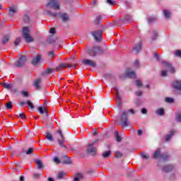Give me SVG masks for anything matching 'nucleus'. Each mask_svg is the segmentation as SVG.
I'll return each mask as SVG.
<instances>
[{
  "label": "nucleus",
  "instance_id": "nucleus-1",
  "mask_svg": "<svg viewBox=\"0 0 181 181\" xmlns=\"http://www.w3.org/2000/svg\"><path fill=\"white\" fill-rule=\"evenodd\" d=\"M47 14L49 18H56L57 16L60 17L62 22H69L70 21V17L69 16V14L66 13H56V12H52L50 11H47Z\"/></svg>",
  "mask_w": 181,
  "mask_h": 181
},
{
  "label": "nucleus",
  "instance_id": "nucleus-2",
  "mask_svg": "<svg viewBox=\"0 0 181 181\" xmlns=\"http://www.w3.org/2000/svg\"><path fill=\"white\" fill-rule=\"evenodd\" d=\"M22 36L27 43H31V42L35 41L33 37L30 36V28L28 26L23 28Z\"/></svg>",
  "mask_w": 181,
  "mask_h": 181
},
{
  "label": "nucleus",
  "instance_id": "nucleus-3",
  "mask_svg": "<svg viewBox=\"0 0 181 181\" xmlns=\"http://www.w3.org/2000/svg\"><path fill=\"white\" fill-rule=\"evenodd\" d=\"M95 141L88 144V148L86 149V155H90V156H95L97 155V148L94 146Z\"/></svg>",
  "mask_w": 181,
  "mask_h": 181
},
{
  "label": "nucleus",
  "instance_id": "nucleus-4",
  "mask_svg": "<svg viewBox=\"0 0 181 181\" xmlns=\"http://www.w3.org/2000/svg\"><path fill=\"white\" fill-rule=\"evenodd\" d=\"M46 6L52 9H56V11H60V4L57 3V0H49Z\"/></svg>",
  "mask_w": 181,
  "mask_h": 181
},
{
  "label": "nucleus",
  "instance_id": "nucleus-5",
  "mask_svg": "<svg viewBox=\"0 0 181 181\" xmlns=\"http://www.w3.org/2000/svg\"><path fill=\"white\" fill-rule=\"evenodd\" d=\"M121 125L122 127H128L129 125V122H128V112L124 110L122 113L121 116Z\"/></svg>",
  "mask_w": 181,
  "mask_h": 181
},
{
  "label": "nucleus",
  "instance_id": "nucleus-6",
  "mask_svg": "<svg viewBox=\"0 0 181 181\" xmlns=\"http://www.w3.org/2000/svg\"><path fill=\"white\" fill-rule=\"evenodd\" d=\"M57 134H59V138L57 139V142L61 146V148H63L64 149H67V147L66 145H64V136H63V132L62 130H57Z\"/></svg>",
  "mask_w": 181,
  "mask_h": 181
},
{
  "label": "nucleus",
  "instance_id": "nucleus-7",
  "mask_svg": "<svg viewBox=\"0 0 181 181\" xmlns=\"http://www.w3.org/2000/svg\"><path fill=\"white\" fill-rule=\"evenodd\" d=\"M27 60L28 59L26 58V56L21 55L19 59L14 63V66L16 67H23Z\"/></svg>",
  "mask_w": 181,
  "mask_h": 181
},
{
  "label": "nucleus",
  "instance_id": "nucleus-8",
  "mask_svg": "<svg viewBox=\"0 0 181 181\" xmlns=\"http://www.w3.org/2000/svg\"><path fill=\"white\" fill-rule=\"evenodd\" d=\"M101 51V47H93L91 49L88 50V54L90 57H95L98 53Z\"/></svg>",
  "mask_w": 181,
  "mask_h": 181
},
{
  "label": "nucleus",
  "instance_id": "nucleus-9",
  "mask_svg": "<svg viewBox=\"0 0 181 181\" xmlns=\"http://www.w3.org/2000/svg\"><path fill=\"white\" fill-rule=\"evenodd\" d=\"M82 64H84V66H89L90 67H93V69H95V67H97V62L89 59H83L82 61Z\"/></svg>",
  "mask_w": 181,
  "mask_h": 181
},
{
  "label": "nucleus",
  "instance_id": "nucleus-10",
  "mask_svg": "<svg viewBox=\"0 0 181 181\" xmlns=\"http://www.w3.org/2000/svg\"><path fill=\"white\" fill-rule=\"evenodd\" d=\"M92 36H93L96 42H101L103 40V31H93L92 33Z\"/></svg>",
  "mask_w": 181,
  "mask_h": 181
},
{
  "label": "nucleus",
  "instance_id": "nucleus-11",
  "mask_svg": "<svg viewBox=\"0 0 181 181\" xmlns=\"http://www.w3.org/2000/svg\"><path fill=\"white\" fill-rule=\"evenodd\" d=\"M41 81L42 79L40 78H37L34 81L33 86L37 91H40V90H42V86H40Z\"/></svg>",
  "mask_w": 181,
  "mask_h": 181
},
{
  "label": "nucleus",
  "instance_id": "nucleus-12",
  "mask_svg": "<svg viewBox=\"0 0 181 181\" xmlns=\"http://www.w3.org/2000/svg\"><path fill=\"white\" fill-rule=\"evenodd\" d=\"M163 64L164 65V67H165V69H168L170 73H175V68L172 66L171 64H169L167 62H163Z\"/></svg>",
  "mask_w": 181,
  "mask_h": 181
},
{
  "label": "nucleus",
  "instance_id": "nucleus-13",
  "mask_svg": "<svg viewBox=\"0 0 181 181\" xmlns=\"http://www.w3.org/2000/svg\"><path fill=\"white\" fill-rule=\"evenodd\" d=\"M42 60V55L37 54L36 55L32 60V64L33 66H36V64H39Z\"/></svg>",
  "mask_w": 181,
  "mask_h": 181
},
{
  "label": "nucleus",
  "instance_id": "nucleus-14",
  "mask_svg": "<svg viewBox=\"0 0 181 181\" xmlns=\"http://www.w3.org/2000/svg\"><path fill=\"white\" fill-rule=\"evenodd\" d=\"M66 67H68V69H70L71 67H74V66H70L68 64L62 63V64H60L58 66H57L56 70L57 71H59V70H62V69H66Z\"/></svg>",
  "mask_w": 181,
  "mask_h": 181
},
{
  "label": "nucleus",
  "instance_id": "nucleus-15",
  "mask_svg": "<svg viewBox=\"0 0 181 181\" xmlns=\"http://www.w3.org/2000/svg\"><path fill=\"white\" fill-rule=\"evenodd\" d=\"M142 49V42H139L138 44L134 46L133 50L136 52V53H139L141 49Z\"/></svg>",
  "mask_w": 181,
  "mask_h": 181
},
{
  "label": "nucleus",
  "instance_id": "nucleus-16",
  "mask_svg": "<svg viewBox=\"0 0 181 181\" xmlns=\"http://www.w3.org/2000/svg\"><path fill=\"white\" fill-rule=\"evenodd\" d=\"M126 76L129 78H135L136 77V74L134 71H127Z\"/></svg>",
  "mask_w": 181,
  "mask_h": 181
},
{
  "label": "nucleus",
  "instance_id": "nucleus-17",
  "mask_svg": "<svg viewBox=\"0 0 181 181\" xmlns=\"http://www.w3.org/2000/svg\"><path fill=\"white\" fill-rule=\"evenodd\" d=\"M160 156H162V154H160V148H157L153 154V159H158V158L160 159Z\"/></svg>",
  "mask_w": 181,
  "mask_h": 181
},
{
  "label": "nucleus",
  "instance_id": "nucleus-18",
  "mask_svg": "<svg viewBox=\"0 0 181 181\" xmlns=\"http://www.w3.org/2000/svg\"><path fill=\"white\" fill-rule=\"evenodd\" d=\"M16 12H18V8L14 7V6H10L9 7L8 15L10 16H13V15L12 13H16Z\"/></svg>",
  "mask_w": 181,
  "mask_h": 181
},
{
  "label": "nucleus",
  "instance_id": "nucleus-19",
  "mask_svg": "<svg viewBox=\"0 0 181 181\" xmlns=\"http://www.w3.org/2000/svg\"><path fill=\"white\" fill-rule=\"evenodd\" d=\"M38 111L41 114H45L46 118H47V117H49V113L47 112V110H46V108H43L42 107H38Z\"/></svg>",
  "mask_w": 181,
  "mask_h": 181
},
{
  "label": "nucleus",
  "instance_id": "nucleus-20",
  "mask_svg": "<svg viewBox=\"0 0 181 181\" xmlns=\"http://www.w3.org/2000/svg\"><path fill=\"white\" fill-rule=\"evenodd\" d=\"M35 162H36V166H37V169L40 170V169H43V168H45V165H43L42 160H40L39 159H36Z\"/></svg>",
  "mask_w": 181,
  "mask_h": 181
},
{
  "label": "nucleus",
  "instance_id": "nucleus-21",
  "mask_svg": "<svg viewBox=\"0 0 181 181\" xmlns=\"http://www.w3.org/2000/svg\"><path fill=\"white\" fill-rule=\"evenodd\" d=\"M63 158H64V160L62 161L63 163H64L65 165H71V160L69 159L66 155L63 156Z\"/></svg>",
  "mask_w": 181,
  "mask_h": 181
},
{
  "label": "nucleus",
  "instance_id": "nucleus-22",
  "mask_svg": "<svg viewBox=\"0 0 181 181\" xmlns=\"http://www.w3.org/2000/svg\"><path fill=\"white\" fill-rule=\"evenodd\" d=\"M172 170H173V165H171L165 166L163 168V172H165V173L172 172Z\"/></svg>",
  "mask_w": 181,
  "mask_h": 181
},
{
  "label": "nucleus",
  "instance_id": "nucleus-23",
  "mask_svg": "<svg viewBox=\"0 0 181 181\" xmlns=\"http://www.w3.org/2000/svg\"><path fill=\"white\" fill-rule=\"evenodd\" d=\"M35 149V147H31L28 148V150L23 149V152L25 155H32L33 153V150Z\"/></svg>",
  "mask_w": 181,
  "mask_h": 181
},
{
  "label": "nucleus",
  "instance_id": "nucleus-24",
  "mask_svg": "<svg viewBox=\"0 0 181 181\" xmlns=\"http://www.w3.org/2000/svg\"><path fill=\"white\" fill-rule=\"evenodd\" d=\"M52 73H53V69L47 68L44 72H42V76H47V74H52Z\"/></svg>",
  "mask_w": 181,
  "mask_h": 181
},
{
  "label": "nucleus",
  "instance_id": "nucleus-25",
  "mask_svg": "<svg viewBox=\"0 0 181 181\" xmlns=\"http://www.w3.org/2000/svg\"><path fill=\"white\" fill-rule=\"evenodd\" d=\"M128 22H131V17H124L122 20H120V23H128Z\"/></svg>",
  "mask_w": 181,
  "mask_h": 181
},
{
  "label": "nucleus",
  "instance_id": "nucleus-26",
  "mask_svg": "<svg viewBox=\"0 0 181 181\" xmlns=\"http://www.w3.org/2000/svg\"><path fill=\"white\" fill-rule=\"evenodd\" d=\"M9 36L8 35H4L1 42H2V45H6V43H8L9 42Z\"/></svg>",
  "mask_w": 181,
  "mask_h": 181
},
{
  "label": "nucleus",
  "instance_id": "nucleus-27",
  "mask_svg": "<svg viewBox=\"0 0 181 181\" xmlns=\"http://www.w3.org/2000/svg\"><path fill=\"white\" fill-rule=\"evenodd\" d=\"M45 137L47 138V141H49L50 142H53L54 139H53V136H52V134L47 132Z\"/></svg>",
  "mask_w": 181,
  "mask_h": 181
},
{
  "label": "nucleus",
  "instance_id": "nucleus-28",
  "mask_svg": "<svg viewBox=\"0 0 181 181\" xmlns=\"http://www.w3.org/2000/svg\"><path fill=\"white\" fill-rule=\"evenodd\" d=\"M173 135H175V130H171V134L166 135L165 141H170V139H172V136H173Z\"/></svg>",
  "mask_w": 181,
  "mask_h": 181
},
{
  "label": "nucleus",
  "instance_id": "nucleus-29",
  "mask_svg": "<svg viewBox=\"0 0 181 181\" xmlns=\"http://www.w3.org/2000/svg\"><path fill=\"white\" fill-rule=\"evenodd\" d=\"M110 155H111V151H104L102 154L103 158L104 159H107V158H108V156H110Z\"/></svg>",
  "mask_w": 181,
  "mask_h": 181
},
{
  "label": "nucleus",
  "instance_id": "nucleus-30",
  "mask_svg": "<svg viewBox=\"0 0 181 181\" xmlns=\"http://www.w3.org/2000/svg\"><path fill=\"white\" fill-rule=\"evenodd\" d=\"M115 135L116 141H117V142H121V141H122V139L121 138V136H119V133H118L117 131L115 132Z\"/></svg>",
  "mask_w": 181,
  "mask_h": 181
},
{
  "label": "nucleus",
  "instance_id": "nucleus-31",
  "mask_svg": "<svg viewBox=\"0 0 181 181\" xmlns=\"http://www.w3.org/2000/svg\"><path fill=\"white\" fill-rule=\"evenodd\" d=\"M163 13L165 19H169V18H170V12H169V11L164 10Z\"/></svg>",
  "mask_w": 181,
  "mask_h": 181
},
{
  "label": "nucleus",
  "instance_id": "nucleus-32",
  "mask_svg": "<svg viewBox=\"0 0 181 181\" xmlns=\"http://www.w3.org/2000/svg\"><path fill=\"white\" fill-rule=\"evenodd\" d=\"M156 114H158V115H161V116L164 115L165 110H163V108H160L156 110Z\"/></svg>",
  "mask_w": 181,
  "mask_h": 181
},
{
  "label": "nucleus",
  "instance_id": "nucleus-33",
  "mask_svg": "<svg viewBox=\"0 0 181 181\" xmlns=\"http://www.w3.org/2000/svg\"><path fill=\"white\" fill-rule=\"evenodd\" d=\"M43 177V173H42L33 174L34 179H39V177Z\"/></svg>",
  "mask_w": 181,
  "mask_h": 181
},
{
  "label": "nucleus",
  "instance_id": "nucleus-34",
  "mask_svg": "<svg viewBox=\"0 0 181 181\" xmlns=\"http://www.w3.org/2000/svg\"><path fill=\"white\" fill-rule=\"evenodd\" d=\"M47 54H48L49 57H50L51 59H53L56 56V51L52 50V51L48 52Z\"/></svg>",
  "mask_w": 181,
  "mask_h": 181
},
{
  "label": "nucleus",
  "instance_id": "nucleus-35",
  "mask_svg": "<svg viewBox=\"0 0 181 181\" xmlns=\"http://www.w3.org/2000/svg\"><path fill=\"white\" fill-rule=\"evenodd\" d=\"M160 159H163L164 162H166V160L169 159V156H168V154H162L160 156Z\"/></svg>",
  "mask_w": 181,
  "mask_h": 181
},
{
  "label": "nucleus",
  "instance_id": "nucleus-36",
  "mask_svg": "<svg viewBox=\"0 0 181 181\" xmlns=\"http://www.w3.org/2000/svg\"><path fill=\"white\" fill-rule=\"evenodd\" d=\"M47 40L49 43H54V42H56V39L53 35L49 36Z\"/></svg>",
  "mask_w": 181,
  "mask_h": 181
},
{
  "label": "nucleus",
  "instance_id": "nucleus-37",
  "mask_svg": "<svg viewBox=\"0 0 181 181\" xmlns=\"http://www.w3.org/2000/svg\"><path fill=\"white\" fill-rule=\"evenodd\" d=\"M6 107L7 110H12L13 108V105H12V102H8L6 104Z\"/></svg>",
  "mask_w": 181,
  "mask_h": 181
},
{
  "label": "nucleus",
  "instance_id": "nucleus-38",
  "mask_svg": "<svg viewBox=\"0 0 181 181\" xmlns=\"http://www.w3.org/2000/svg\"><path fill=\"white\" fill-rule=\"evenodd\" d=\"M116 98L117 99V103L119 104V105L121 104V95H119V93H116Z\"/></svg>",
  "mask_w": 181,
  "mask_h": 181
},
{
  "label": "nucleus",
  "instance_id": "nucleus-39",
  "mask_svg": "<svg viewBox=\"0 0 181 181\" xmlns=\"http://www.w3.org/2000/svg\"><path fill=\"white\" fill-rule=\"evenodd\" d=\"M2 86L4 88H8V90H11L12 88V86H11V84H7L6 83H3Z\"/></svg>",
  "mask_w": 181,
  "mask_h": 181
},
{
  "label": "nucleus",
  "instance_id": "nucleus-40",
  "mask_svg": "<svg viewBox=\"0 0 181 181\" xmlns=\"http://www.w3.org/2000/svg\"><path fill=\"white\" fill-rule=\"evenodd\" d=\"M64 176H66V173L60 172L58 173L57 177L58 179H63Z\"/></svg>",
  "mask_w": 181,
  "mask_h": 181
},
{
  "label": "nucleus",
  "instance_id": "nucleus-41",
  "mask_svg": "<svg viewBox=\"0 0 181 181\" xmlns=\"http://www.w3.org/2000/svg\"><path fill=\"white\" fill-rule=\"evenodd\" d=\"M26 103L30 107V110H33L35 108V105H33V104L32 103V102H30V100H27Z\"/></svg>",
  "mask_w": 181,
  "mask_h": 181
},
{
  "label": "nucleus",
  "instance_id": "nucleus-42",
  "mask_svg": "<svg viewBox=\"0 0 181 181\" xmlns=\"http://www.w3.org/2000/svg\"><path fill=\"white\" fill-rule=\"evenodd\" d=\"M107 4H108V5H110L111 6H114V5L116 4L115 1H112V0H106Z\"/></svg>",
  "mask_w": 181,
  "mask_h": 181
},
{
  "label": "nucleus",
  "instance_id": "nucleus-43",
  "mask_svg": "<svg viewBox=\"0 0 181 181\" xmlns=\"http://www.w3.org/2000/svg\"><path fill=\"white\" fill-rule=\"evenodd\" d=\"M157 37H158V32L153 30L152 40H156Z\"/></svg>",
  "mask_w": 181,
  "mask_h": 181
},
{
  "label": "nucleus",
  "instance_id": "nucleus-44",
  "mask_svg": "<svg viewBox=\"0 0 181 181\" xmlns=\"http://www.w3.org/2000/svg\"><path fill=\"white\" fill-rule=\"evenodd\" d=\"M176 121H177V122H181V114L180 113H177L175 117Z\"/></svg>",
  "mask_w": 181,
  "mask_h": 181
},
{
  "label": "nucleus",
  "instance_id": "nucleus-45",
  "mask_svg": "<svg viewBox=\"0 0 181 181\" xmlns=\"http://www.w3.org/2000/svg\"><path fill=\"white\" fill-rule=\"evenodd\" d=\"M165 101H166V103H168L169 104H172V103H173V101H175V100L172 98H166Z\"/></svg>",
  "mask_w": 181,
  "mask_h": 181
},
{
  "label": "nucleus",
  "instance_id": "nucleus-46",
  "mask_svg": "<svg viewBox=\"0 0 181 181\" xmlns=\"http://www.w3.org/2000/svg\"><path fill=\"white\" fill-rule=\"evenodd\" d=\"M21 43V38L17 37L14 42V46H18Z\"/></svg>",
  "mask_w": 181,
  "mask_h": 181
},
{
  "label": "nucleus",
  "instance_id": "nucleus-47",
  "mask_svg": "<svg viewBox=\"0 0 181 181\" xmlns=\"http://www.w3.org/2000/svg\"><path fill=\"white\" fill-rule=\"evenodd\" d=\"M23 21H24V22H25V23H29L30 18H29V16H28V14L25 15Z\"/></svg>",
  "mask_w": 181,
  "mask_h": 181
},
{
  "label": "nucleus",
  "instance_id": "nucleus-48",
  "mask_svg": "<svg viewBox=\"0 0 181 181\" xmlns=\"http://www.w3.org/2000/svg\"><path fill=\"white\" fill-rule=\"evenodd\" d=\"M136 85L137 87H139V88H140V87H142V83L139 80H136Z\"/></svg>",
  "mask_w": 181,
  "mask_h": 181
},
{
  "label": "nucleus",
  "instance_id": "nucleus-49",
  "mask_svg": "<svg viewBox=\"0 0 181 181\" xmlns=\"http://www.w3.org/2000/svg\"><path fill=\"white\" fill-rule=\"evenodd\" d=\"M115 154H116L117 158H122V156H123L122 153H121L119 151H116Z\"/></svg>",
  "mask_w": 181,
  "mask_h": 181
},
{
  "label": "nucleus",
  "instance_id": "nucleus-50",
  "mask_svg": "<svg viewBox=\"0 0 181 181\" xmlns=\"http://www.w3.org/2000/svg\"><path fill=\"white\" fill-rule=\"evenodd\" d=\"M175 56H177V57H181V51L180 49H177V51H175Z\"/></svg>",
  "mask_w": 181,
  "mask_h": 181
},
{
  "label": "nucleus",
  "instance_id": "nucleus-51",
  "mask_svg": "<svg viewBox=\"0 0 181 181\" xmlns=\"http://www.w3.org/2000/svg\"><path fill=\"white\" fill-rule=\"evenodd\" d=\"M21 94L23 97H29V93H28V91H22L21 92Z\"/></svg>",
  "mask_w": 181,
  "mask_h": 181
},
{
  "label": "nucleus",
  "instance_id": "nucleus-52",
  "mask_svg": "<svg viewBox=\"0 0 181 181\" xmlns=\"http://www.w3.org/2000/svg\"><path fill=\"white\" fill-rule=\"evenodd\" d=\"M49 33H52V35H54V33H56V28H51L49 29Z\"/></svg>",
  "mask_w": 181,
  "mask_h": 181
},
{
  "label": "nucleus",
  "instance_id": "nucleus-53",
  "mask_svg": "<svg viewBox=\"0 0 181 181\" xmlns=\"http://www.w3.org/2000/svg\"><path fill=\"white\" fill-rule=\"evenodd\" d=\"M141 158L144 159H149V156H148V155H146L145 153H141Z\"/></svg>",
  "mask_w": 181,
  "mask_h": 181
},
{
  "label": "nucleus",
  "instance_id": "nucleus-54",
  "mask_svg": "<svg viewBox=\"0 0 181 181\" xmlns=\"http://www.w3.org/2000/svg\"><path fill=\"white\" fill-rule=\"evenodd\" d=\"M54 161L56 163H61L62 162L60 161V159H59V158L57 157H54Z\"/></svg>",
  "mask_w": 181,
  "mask_h": 181
},
{
  "label": "nucleus",
  "instance_id": "nucleus-55",
  "mask_svg": "<svg viewBox=\"0 0 181 181\" xmlns=\"http://www.w3.org/2000/svg\"><path fill=\"white\" fill-rule=\"evenodd\" d=\"M18 117L19 118H21V119H23V118H26V115L24 113H20Z\"/></svg>",
  "mask_w": 181,
  "mask_h": 181
},
{
  "label": "nucleus",
  "instance_id": "nucleus-56",
  "mask_svg": "<svg viewBox=\"0 0 181 181\" xmlns=\"http://www.w3.org/2000/svg\"><path fill=\"white\" fill-rule=\"evenodd\" d=\"M25 104H28V103H26L25 101H21L19 103V105H21V107H25Z\"/></svg>",
  "mask_w": 181,
  "mask_h": 181
},
{
  "label": "nucleus",
  "instance_id": "nucleus-57",
  "mask_svg": "<svg viewBox=\"0 0 181 181\" xmlns=\"http://www.w3.org/2000/svg\"><path fill=\"white\" fill-rule=\"evenodd\" d=\"M136 67H139V59H136L134 62Z\"/></svg>",
  "mask_w": 181,
  "mask_h": 181
},
{
  "label": "nucleus",
  "instance_id": "nucleus-58",
  "mask_svg": "<svg viewBox=\"0 0 181 181\" xmlns=\"http://www.w3.org/2000/svg\"><path fill=\"white\" fill-rule=\"evenodd\" d=\"M155 21H156V18H148V23H152V22H155Z\"/></svg>",
  "mask_w": 181,
  "mask_h": 181
},
{
  "label": "nucleus",
  "instance_id": "nucleus-59",
  "mask_svg": "<svg viewBox=\"0 0 181 181\" xmlns=\"http://www.w3.org/2000/svg\"><path fill=\"white\" fill-rule=\"evenodd\" d=\"M161 76H163V77L168 76V72L166 71H162Z\"/></svg>",
  "mask_w": 181,
  "mask_h": 181
},
{
  "label": "nucleus",
  "instance_id": "nucleus-60",
  "mask_svg": "<svg viewBox=\"0 0 181 181\" xmlns=\"http://www.w3.org/2000/svg\"><path fill=\"white\" fill-rule=\"evenodd\" d=\"M101 19H103V18L101 17V16H98L96 18V21L98 22H101Z\"/></svg>",
  "mask_w": 181,
  "mask_h": 181
},
{
  "label": "nucleus",
  "instance_id": "nucleus-61",
  "mask_svg": "<svg viewBox=\"0 0 181 181\" xmlns=\"http://www.w3.org/2000/svg\"><path fill=\"white\" fill-rule=\"evenodd\" d=\"M76 177H78V179H83V175L81 173H78L76 175Z\"/></svg>",
  "mask_w": 181,
  "mask_h": 181
},
{
  "label": "nucleus",
  "instance_id": "nucleus-62",
  "mask_svg": "<svg viewBox=\"0 0 181 181\" xmlns=\"http://www.w3.org/2000/svg\"><path fill=\"white\" fill-rule=\"evenodd\" d=\"M136 95H138V97H141V95H142V91H136Z\"/></svg>",
  "mask_w": 181,
  "mask_h": 181
},
{
  "label": "nucleus",
  "instance_id": "nucleus-63",
  "mask_svg": "<svg viewBox=\"0 0 181 181\" xmlns=\"http://www.w3.org/2000/svg\"><path fill=\"white\" fill-rule=\"evenodd\" d=\"M142 114H146L148 112V110L145 108L141 109Z\"/></svg>",
  "mask_w": 181,
  "mask_h": 181
},
{
  "label": "nucleus",
  "instance_id": "nucleus-64",
  "mask_svg": "<svg viewBox=\"0 0 181 181\" xmlns=\"http://www.w3.org/2000/svg\"><path fill=\"white\" fill-rule=\"evenodd\" d=\"M142 130H138L137 132V135H139V136H141V135H142Z\"/></svg>",
  "mask_w": 181,
  "mask_h": 181
}]
</instances>
